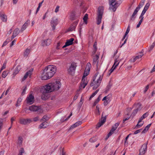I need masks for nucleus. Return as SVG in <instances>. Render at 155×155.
I'll list each match as a JSON object with an SVG mask.
<instances>
[{
  "instance_id": "obj_32",
  "label": "nucleus",
  "mask_w": 155,
  "mask_h": 155,
  "mask_svg": "<svg viewBox=\"0 0 155 155\" xmlns=\"http://www.w3.org/2000/svg\"><path fill=\"white\" fill-rule=\"evenodd\" d=\"M145 1V0H141L138 6L136 8L139 10L140 8L143 5Z\"/></svg>"
},
{
  "instance_id": "obj_21",
  "label": "nucleus",
  "mask_w": 155,
  "mask_h": 155,
  "mask_svg": "<svg viewBox=\"0 0 155 155\" xmlns=\"http://www.w3.org/2000/svg\"><path fill=\"white\" fill-rule=\"evenodd\" d=\"M139 10H138V9H137V8H136L134 12L132 15L131 16L130 18V20L134 21V20L136 17L135 15L137 14V13Z\"/></svg>"
},
{
  "instance_id": "obj_47",
  "label": "nucleus",
  "mask_w": 155,
  "mask_h": 155,
  "mask_svg": "<svg viewBox=\"0 0 155 155\" xmlns=\"http://www.w3.org/2000/svg\"><path fill=\"white\" fill-rule=\"evenodd\" d=\"M8 74V72L7 71H4L2 74V76L3 78H5Z\"/></svg>"
},
{
  "instance_id": "obj_57",
  "label": "nucleus",
  "mask_w": 155,
  "mask_h": 155,
  "mask_svg": "<svg viewBox=\"0 0 155 155\" xmlns=\"http://www.w3.org/2000/svg\"><path fill=\"white\" fill-rule=\"evenodd\" d=\"M7 62H5L3 63L2 66V70H3V69H5L6 67V64Z\"/></svg>"
},
{
  "instance_id": "obj_25",
  "label": "nucleus",
  "mask_w": 155,
  "mask_h": 155,
  "mask_svg": "<svg viewBox=\"0 0 155 155\" xmlns=\"http://www.w3.org/2000/svg\"><path fill=\"white\" fill-rule=\"evenodd\" d=\"M21 69V66L20 65H18L15 68L13 73L14 75H15L19 72Z\"/></svg>"
},
{
  "instance_id": "obj_9",
  "label": "nucleus",
  "mask_w": 155,
  "mask_h": 155,
  "mask_svg": "<svg viewBox=\"0 0 155 155\" xmlns=\"http://www.w3.org/2000/svg\"><path fill=\"white\" fill-rule=\"evenodd\" d=\"M58 23V21L57 18L54 17L52 18L51 21V25L52 27L53 30L55 29V27Z\"/></svg>"
},
{
  "instance_id": "obj_35",
  "label": "nucleus",
  "mask_w": 155,
  "mask_h": 155,
  "mask_svg": "<svg viewBox=\"0 0 155 155\" xmlns=\"http://www.w3.org/2000/svg\"><path fill=\"white\" fill-rule=\"evenodd\" d=\"M47 123L45 122H44L40 125L39 128L40 129L45 128L47 127Z\"/></svg>"
},
{
  "instance_id": "obj_41",
  "label": "nucleus",
  "mask_w": 155,
  "mask_h": 155,
  "mask_svg": "<svg viewBox=\"0 0 155 155\" xmlns=\"http://www.w3.org/2000/svg\"><path fill=\"white\" fill-rule=\"evenodd\" d=\"M135 105L136 106V109L137 110H140L141 109V104L140 103H138Z\"/></svg>"
},
{
  "instance_id": "obj_26",
  "label": "nucleus",
  "mask_w": 155,
  "mask_h": 155,
  "mask_svg": "<svg viewBox=\"0 0 155 155\" xmlns=\"http://www.w3.org/2000/svg\"><path fill=\"white\" fill-rule=\"evenodd\" d=\"M82 123L81 121H78L76 122L74 124H73L70 128V129H73L76 127L79 126Z\"/></svg>"
},
{
  "instance_id": "obj_31",
  "label": "nucleus",
  "mask_w": 155,
  "mask_h": 155,
  "mask_svg": "<svg viewBox=\"0 0 155 155\" xmlns=\"http://www.w3.org/2000/svg\"><path fill=\"white\" fill-rule=\"evenodd\" d=\"M70 18L72 20H74L76 19V17L75 16V12L74 11H72L70 13Z\"/></svg>"
},
{
  "instance_id": "obj_38",
  "label": "nucleus",
  "mask_w": 155,
  "mask_h": 155,
  "mask_svg": "<svg viewBox=\"0 0 155 155\" xmlns=\"http://www.w3.org/2000/svg\"><path fill=\"white\" fill-rule=\"evenodd\" d=\"M88 19V15L87 14H86L83 18V20L85 24H87V20Z\"/></svg>"
},
{
  "instance_id": "obj_59",
  "label": "nucleus",
  "mask_w": 155,
  "mask_h": 155,
  "mask_svg": "<svg viewBox=\"0 0 155 155\" xmlns=\"http://www.w3.org/2000/svg\"><path fill=\"white\" fill-rule=\"evenodd\" d=\"M48 118V117L46 116H44L41 119V120L42 121H44V122H45L47 120Z\"/></svg>"
},
{
  "instance_id": "obj_58",
  "label": "nucleus",
  "mask_w": 155,
  "mask_h": 155,
  "mask_svg": "<svg viewBox=\"0 0 155 155\" xmlns=\"http://www.w3.org/2000/svg\"><path fill=\"white\" fill-rule=\"evenodd\" d=\"M41 6V3H39L38 4V6L36 12L35 13V14H36L38 13V12L39 11L40 8Z\"/></svg>"
},
{
  "instance_id": "obj_52",
  "label": "nucleus",
  "mask_w": 155,
  "mask_h": 155,
  "mask_svg": "<svg viewBox=\"0 0 155 155\" xmlns=\"http://www.w3.org/2000/svg\"><path fill=\"white\" fill-rule=\"evenodd\" d=\"M155 45V42H153L150 47L149 51H150L153 48L154 46Z\"/></svg>"
},
{
  "instance_id": "obj_55",
  "label": "nucleus",
  "mask_w": 155,
  "mask_h": 155,
  "mask_svg": "<svg viewBox=\"0 0 155 155\" xmlns=\"http://www.w3.org/2000/svg\"><path fill=\"white\" fill-rule=\"evenodd\" d=\"M138 110H136V109L134 110L131 114V116H133V117L134 116L137 114Z\"/></svg>"
},
{
  "instance_id": "obj_62",
  "label": "nucleus",
  "mask_w": 155,
  "mask_h": 155,
  "mask_svg": "<svg viewBox=\"0 0 155 155\" xmlns=\"http://www.w3.org/2000/svg\"><path fill=\"white\" fill-rule=\"evenodd\" d=\"M149 85L148 84L145 88L144 90V93H146V92L147 91L148 89H149Z\"/></svg>"
},
{
  "instance_id": "obj_29",
  "label": "nucleus",
  "mask_w": 155,
  "mask_h": 155,
  "mask_svg": "<svg viewBox=\"0 0 155 155\" xmlns=\"http://www.w3.org/2000/svg\"><path fill=\"white\" fill-rule=\"evenodd\" d=\"M143 55V52H140L139 54L135 57L134 59L133 62H134L137 60L141 58Z\"/></svg>"
},
{
  "instance_id": "obj_30",
  "label": "nucleus",
  "mask_w": 155,
  "mask_h": 155,
  "mask_svg": "<svg viewBox=\"0 0 155 155\" xmlns=\"http://www.w3.org/2000/svg\"><path fill=\"white\" fill-rule=\"evenodd\" d=\"M74 3L77 5H79L80 6L82 5L83 2L82 0H74Z\"/></svg>"
},
{
  "instance_id": "obj_61",
  "label": "nucleus",
  "mask_w": 155,
  "mask_h": 155,
  "mask_svg": "<svg viewBox=\"0 0 155 155\" xmlns=\"http://www.w3.org/2000/svg\"><path fill=\"white\" fill-rule=\"evenodd\" d=\"M27 90V87H25V88L23 89V91L21 93V95H24L25 93V91Z\"/></svg>"
},
{
  "instance_id": "obj_20",
  "label": "nucleus",
  "mask_w": 155,
  "mask_h": 155,
  "mask_svg": "<svg viewBox=\"0 0 155 155\" xmlns=\"http://www.w3.org/2000/svg\"><path fill=\"white\" fill-rule=\"evenodd\" d=\"M139 10H138V9H137V8H136L134 12L132 15L131 16L130 18V20L134 21V20L136 17L135 15L137 14V13Z\"/></svg>"
},
{
  "instance_id": "obj_13",
  "label": "nucleus",
  "mask_w": 155,
  "mask_h": 155,
  "mask_svg": "<svg viewBox=\"0 0 155 155\" xmlns=\"http://www.w3.org/2000/svg\"><path fill=\"white\" fill-rule=\"evenodd\" d=\"M32 122V120L30 119H21L19 120L20 123L22 124L26 125L29 124Z\"/></svg>"
},
{
  "instance_id": "obj_11",
  "label": "nucleus",
  "mask_w": 155,
  "mask_h": 155,
  "mask_svg": "<svg viewBox=\"0 0 155 155\" xmlns=\"http://www.w3.org/2000/svg\"><path fill=\"white\" fill-rule=\"evenodd\" d=\"M88 83L87 78H84L82 77L81 82L79 86L80 89L84 88L87 85Z\"/></svg>"
},
{
  "instance_id": "obj_5",
  "label": "nucleus",
  "mask_w": 155,
  "mask_h": 155,
  "mask_svg": "<svg viewBox=\"0 0 155 155\" xmlns=\"http://www.w3.org/2000/svg\"><path fill=\"white\" fill-rule=\"evenodd\" d=\"M110 7V9L115 12L117 7L120 5L117 2H115V0H109Z\"/></svg>"
},
{
  "instance_id": "obj_36",
  "label": "nucleus",
  "mask_w": 155,
  "mask_h": 155,
  "mask_svg": "<svg viewBox=\"0 0 155 155\" xmlns=\"http://www.w3.org/2000/svg\"><path fill=\"white\" fill-rule=\"evenodd\" d=\"M130 25H128V27L127 29L126 32H125V34L124 35V37H123L122 40H123L125 38L126 36L127 35L128 33H129L130 31Z\"/></svg>"
},
{
  "instance_id": "obj_49",
  "label": "nucleus",
  "mask_w": 155,
  "mask_h": 155,
  "mask_svg": "<svg viewBox=\"0 0 155 155\" xmlns=\"http://www.w3.org/2000/svg\"><path fill=\"white\" fill-rule=\"evenodd\" d=\"M25 152L23 148H21L20 149L18 155H23V153Z\"/></svg>"
},
{
  "instance_id": "obj_45",
  "label": "nucleus",
  "mask_w": 155,
  "mask_h": 155,
  "mask_svg": "<svg viewBox=\"0 0 155 155\" xmlns=\"http://www.w3.org/2000/svg\"><path fill=\"white\" fill-rule=\"evenodd\" d=\"M22 100V99L21 97H19L18 99V101L16 104L15 106L16 107H18L20 105V103L21 102Z\"/></svg>"
},
{
  "instance_id": "obj_23",
  "label": "nucleus",
  "mask_w": 155,
  "mask_h": 155,
  "mask_svg": "<svg viewBox=\"0 0 155 155\" xmlns=\"http://www.w3.org/2000/svg\"><path fill=\"white\" fill-rule=\"evenodd\" d=\"M19 29L18 28H16L14 31L13 35L12 36V39L15 38L19 34Z\"/></svg>"
},
{
  "instance_id": "obj_3",
  "label": "nucleus",
  "mask_w": 155,
  "mask_h": 155,
  "mask_svg": "<svg viewBox=\"0 0 155 155\" xmlns=\"http://www.w3.org/2000/svg\"><path fill=\"white\" fill-rule=\"evenodd\" d=\"M54 91V89L51 83L43 86L41 90L42 94L41 97L42 99L44 100H46L48 98V93Z\"/></svg>"
},
{
  "instance_id": "obj_17",
  "label": "nucleus",
  "mask_w": 155,
  "mask_h": 155,
  "mask_svg": "<svg viewBox=\"0 0 155 155\" xmlns=\"http://www.w3.org/2000/svg\"><path fill=\"white\" fill-rule=\"evenodd\" d=\"M0 17L2 20L4 22H6L7 21V17L4 13L1 12L0 13Z\"/></svg>"
},
{
  "instance_id": "obj_48",
  "label": "nucleus",
  "mask_w": 155,
  "mask_h": 155,
  "mask_svg": "<svg viewBox=\"0 0 155 155\" xmlns=\"http://www.w3.org/2000/svg\"><path fill=\"white\" fill-rule=\"evenodd\" d=\"M99 107L98 105H97L96 107V114L98 115H100V113L99 110Z\"/></svg>"
},
{
  "instance_id": "obj_1",
  "label": "nucleus",
  "mask_w": 155,
  "mask_h": 155,
  "mask_svg": "<svg viewBox=\"0 0 155 155\" xmlns=\"http://www.w3.org/2000/svg\"><path fill=\"white\" fill-rule=\"evenodd\" d=\"M57 68L52 65H49L46 67L43 70L41 78L43 80H46L51 78L55 73Z\"/></svg>"
},
{
  "instance_id": "obj_27",
  "label": "nucleus",
  "mask_w": 155,
  "mask_h": 155,
  "mask_svg": "<svg viewBox=\"0 0 155 155\" xmlns=\"http://www.w3.org/2000/svg\"><path fill=\"white\" fill-rule=\"evenodd\" d=\"M28 23H29L28 21H27L24 24V25H22V26L21 28V29L20 30L21 31L23 32L26 29V28L28 26Z\"/></svg>"
},
{
  "instance_id": "obj_24",
  "label": "nucleus",
  "mask_w": 155,
  "mask_h": 155,
  "mask_svg": "<svg viewBox=\"0 0 155 155\" xmlns=\"http://www.w3.org/2000/svg\"><path fill=\"white\" fill-rule=\"evenodd\" d=\"M23 142V138L21 136H19L18 138L17 142V143L18 146L20 147L21 145Z\"/></svg>"
},
{
  "instance_id": "obj_4",
  "label": "nucleus",
  "mask_w": 155,
  "mask_h": 155,
  "mask_svg": "<svg viewBox=\"0 0 155 155\" xmlns=\"http://www.w3.org/2000/svg\"><path fill=\"white\" fill-rule=\"evenodd\" d=\"M104 12V7L103 6H99L97 12V17L96 18L97 24L99 25L101 21V19Z\"/></svg>"
},
{
  "instance_id": "obj_51",
  "label": "nucleus",
  "mask_w": 155,
  "mask_h": 155,
  "mask_svg": "<svg viewBox=\"0 0 155 155\" xmlns=\"http://www.w3.org/2000/svg\"><path fill=\"white\" fill-rule=\"evenodd\" d=\"M99 90H97L94 93H93L90 97L89 99H91L98 92Z\"/></svg>"
},
{
  "instance_id": "obj_10",
  "label": "nucleus",
  "mask_w": 155,
  "mask_h": 155,
  "mask_svg": "<svg viewBox=\"0 0 155 155\" xmlns=\"http://www.w3.org/2000/svg\"><path fill=\"white\" fill-rule=\"evenodd\" d=\"M26 101L27 104L29 105L31 104L34 102L35 98L32 94H30L27 97Z\"/></svg>"
},
{
  "instance_id": "obj_64",
  "label": "nucleus",
  "mask_w": 155,
  "mask_h": 155,
  "mask_svg": "<svg viewBox=\"0 0 155 155\" xmlns=\"http://www.w3.org/2000/svg\"><path fill=\"white\" fill-rule=\"evenodd\" d=\"M59 8L60 6H56L54 11L55 13H57L58 12Z\"/></svg>"
},
{
  "instance_id": "obj_54",
  "label": "nucleus",
  "mask_w": 155,
  "mask_h": 155,
  "mask_svg": "<svg viewBox=\"0 0 155 155\" xmlns=\"http://www.w3.org/2000/svg\"><path fill=\"white\" fill-rule=\"evenodd\" d=\"M111 87V85L110 84H108L106 88L105 92H108L109 90L110 89V88Z\"/></svg>"
},
{
  "instance_id": "obj_43",
  "label": "nucleus",
  "mask_w": 155,
  "mask_h": 155,
  "mask_svg": "<svg viewBox=\"0 0 155 155\" xmlns=\"http://www.w3.org/2000/svg\"><path fill=\"white\" fill-rule=\"evenodd\" d=\"M30 52V49L27 48L24 53V55L25 56H27Z\"/></svg>"
},
{
  "instance_id": "obj_42",
  "label": "nucleus",
  "mask_w": 155,
  "mask_h": 155,
  "mask_svg": "<svg viewBox=\"0 0 155 155\" xmlns=\"http://www.w3.org/2000/svg\"><path fill=\"white\" fill-rule=\"evenodd\" d=\"M89 71H88V70H86V69H85L83 76L82 77L84 78H87L86 77L89 74Z\"/></svg>"
},
{
  "instance_id": "obj_56",
  "label": "nucleus",
  "mask_w": 155,
  "mask_h": 155,
  "mask_svg": "<svg viewBox=\"0 0 155 155\" xmlns=\"http://www.w3.org/2000/svg\"><path fill=\"white\" fill-rule=\"evenodd\" d=\"M3 125V120L2 119L0 118V131Z\"/></svg>"
},
{
  "instance_id": "obj_14",
  "label": "nucleus",
  "mask_w": 155,
  "mask_h": 155,
  "mask_svg": "<svg viewBox=\"0 0 155 155\" xmlns=\"http://www.w3.org/2000/svg\"><path fill=\"white\" fill-rule=\"evenodd\" d=\"M110 96L108 95L104 97L102 99L103 101H104V104L105 106H107L110 102Z\"/></svg>"
},
{
  "instance_id": "obj_15",
  "label": "nucleus",
  "mask_w": 155,
  "mask_h": 155,
  "mask_svg": "<svg viewBox=\"0 0 155 155\" xmlns=\"http://www.w3.org/2000/svg\"><path fill=\"white\" fill-rule=\"evenodd\" d=\"M147 143L143 144L141 147V148L140 150V154H144L147 148Z\"/></svg>"
},
{
  "instance_id": "obj_37",
  "label": "nucleus",
  "mask_w": 155,
  "mask_h": 155,
  "mask_svg": "<svg viewBox=\"0 0 155 155\" xmlns=\"http://www.w3.org/2000/svg\"><path fill=\"white\" fill-rule=\"evenodd\" d=\"M99 58V55L98 54H96L94 57L93 60V63L94 64H95L97 62V60Z\"/></svg>"
},
{
  "instance_id": "obj_16",
  "label": "nucleus",
  "mask_w": 155,
  "mask_h": 155,
  "mask_svg": "<svg viewBox=\"0 0 155 155\" xmlns=\"http://www.w3.org/2000/svg\"><path fill=\"white\" fill-rule=\"evenodd\" d=\"M33 71V69L31 68L29 71L27 72L22 78V81H24L25 80L28 76H30L32 74V72Z\"/></svg>"
},
{
  "instance_id": "obj_2",
  "label": "nucleus",
  "mask_w": 155,
  "mask_h": 155,
  "mask_svg": "<svg viewBox=\"0 0 155 155\" xmlns=\"http://www.w3.org/2000/svg\"><path fill=\"white\" fill-rule=\"evenodd\" d=\"M104 74H99V72H97L93 77V80L91 83L90 86H94V89H96L100 85L103 79Z\"/></svg>"
},
{
  "instance_id": "obj_6",
  "label": "nucleus",
  "mask_w": 155,
  "mask_h": 155,
  "mask_svg": "<svg viewBox=\"0 0 155 155\" xmlns=\"http://www.w3.org/2000/svg\"><path fill=\"white\" fill-rule=\"evenodd\" d=\"M51 83L54 90H58L61 86V84L59 79L56 80L54 82Z\"/></svg>"
},
{
  "instance_id": "obj_39",
  "label": "nucleus",
  "mask_w": 155,
  "mask_h": 155,
  "mask_svg": "<svg viewBox=\"0 0 155 155\" xmlns=\"http://www.w3.org/2000/svg\"><path fill=\"white\" fill-rule=\"evenodd\" d=\"M151 124H150L147 125L144 128V130L142 131V133H144L146 132L150 127Z\"/></svg>"
},
{
  "instance_id": "obj_8",
  "label": "nucleus",
  "mask_w": 155,
  "mask_h": 155,
  "mask_svg": "<svg viewBox=\"0 0 155 155\" xmlns=\"http://www.w3.org/2000/svg\"><path fill=\"white\" fill-rule=\"evenodd\" d=\"M28 109L32 111H37L38 113H41L42 112L40 107L34 105L29 107Z\"/></svg>"
},
{
  "instance_id": "obj_28",
  "label": "nucleus",
  "mask_w": 155,
  "mask_h": 155,
  "mask_svg": "<svg viewBox=\"0 0 155 155\" xmlns=\"http://www.w3.org/2000/svg\"><path fill=\"white\" fill-rule=\"evenodd\" d=\"M74 40V39L73 38H71L70 39L67 40L65 43L66 45L68 46L71 45L73 44Z\"/></svg>"
},
{
  "instance_id": "obj_33",
  "label": "nucleus",
  "mask_w": 155,
  "mask_h": 155,
  "mask_svg": "<svg viewBox=\"0 0 155 155\" xmlns=\"http://www.w3.org/2000/svg\"><path fill=\"white\" fill-rule=\"evenodd\" d=\"M119 64V63H117V64L114 66V65L113 64L111 69L110 70V72L109 73V75H110L111 73L114 71V70L116 69V67L118 66Z\"/></svg>"
},
{
  "instance_id": "obj_12",
  "label": "nucleus",
  "mask_w": 155,
  "mask_h": 155,
  "mask_svg": "<svg viewBox=\"0 0 155 155\" xmlns=\"http://www.w3.org/2000/svg\"><path fill=\"white\" fill-rule=\"evenodd\" d=\"M106 119V116H105L104 117H103V114H102L101 119L97 125L96 127L99 128L101 127L103 124L105 122Z\"/></svg>"
},
{
  "instance_id": "obj_53",
  "label": "nucleus",
  "mask_w": 155,
  "mask_h": 155,
  "mask_svg": "<svg viewBox=\"0 0 155 155\" xmlns=\"http://www.w3.org/2000/svg\"><path fill=\"white\" fill-rule=\"evenodd\" d=\"M150 5V3H147L146 4L143 9L147 11V10L148 9Z\"/></svg>"
},
{
  "instance_id": "obj_63",
  "label": "nucleus",
  "mask_w": 155,
  "mask_h": 155,
  "mask_svg": "<svg viewBox=\"0 0 155 155\" xmlns=\"http://www.w3.org/2000/svg\"><path fill=\"white\" fill-rule=\"evenodd\" d=\"M142 21H143L142 20H140V21H139L138 22V23L137 25V28H138L140 27V26L141 25Z\"/></svg>"
},
{
  "instance_id": "obj_34",
  "label": "nucleus",
  "mask_w": 155,
  "mask_h": 155,
  "mask_svg": "<svg viewBox=\"0 0 155 155\" xmlns=\"http://www.w3.org/2000/svg\"><path fill=\"white\" fill-rule=\"evenodd\" d=\"M116 129L113 126L112 127L111 129L110 130V132L108 133L107 134V136L108 137L110 136L113 133L114 131Z\"/></svg>"
},
{
  "instance_id": "obj_18",
  "label": "nucleus",
  "mask_w": 155,
  "mask_h": 155,
  "mask_svg": "<svg viewBox=\"0 0 155 155\" xmlns=\"http://www.w3.org/2000/svg\"><path fill=\"white\" fill-rule=\"evenodd\" d=\"M51 40L50 39H47L42 41L41 45L43 46H48L51 43Z\"/></svg>"
},
{
  "instance_id": "obj_22",
  "label": "nucleus",
  "mask_w": 155,
  "mask_h": 155,
  "mask_svg": "<svg viewBox=\"0 0 155 155\" xmlns=\"http://www.w3.org/2000/svg\"><path fill=\"white\" fill-rule=\"evenodd\" d=\"M142 120H139L137 124L136 125L135 127V129H138L139 128L141 127L144 124V122L143 121H142Z\"/></svg>"
},
{
  "instance_id": "obj_7",
  "label": "nucleus",
  "mask_w": 155,
  "mask_h": 155,
  "mask_svg": "<svg viewBox=\"0 0 155 155\" xmlns=\"http://www.w3.org/2000/svg\"><path fill=\"white\" fill-rule=\"evenodd\" d=\"M76 66L75 63L74 62L72 63L70 67L68 69V73L71 75H73L74 74Z\"/></svg>"
},
{
  "instance_id": "obj_60",
  "label": "nucleus",
  "mask_w": 155,
  "mask_h": 155,
  "mask_svg": "<svg viewBox=\"0 0 155 155\" xmlns=\"http://www.w3.org/2000/svg\"><path fill=\"white\" fill-rule=\"evenodd\" d=\"M142 130V129H140L134 132V134H137L140 133V132H141Z\"/></svg>"
},
{
  "instance_id": "obj_50",
  "label": "nucleus",
  "mask_w": 155,
  "mask_h": 155,
  "mask_svg": "<svg viewBox=\"0 0 155 155\" xmlns=\"http://www.w3.org/2000/svg\"><path fill=\"white\" fill-rule=\"evenodd\" d=\"M91 67V65L90 63H88L85 69L88 71L90 70V68Z\"/></svg>"
},
{
  "instance_id": "obj_46",
  "label": "nucleus",
  "mask_w": 155,
  "mask_h": 155,
  "mask_svg": "<svg viewBox=\"0 0 155 155\" xmlns=\"http://www.w3.org/2000/svg\"><path fill=\"white\" fill-rule=\"evenodd\" d=\"M100 95L97 98V99H96L95 101L94 102L93 104V106H95L97 104L99 101L100 100Z\"/></svg>"
},
{
  "instance_id": "obj_19",
  "label": "nucleus",
  "mask_w": 155,
  "mask_h": 155,
  "mask_svg": "<svg viewBox=\"0 0 155 155\" xmlns=\"http://www.w3.org/2000/svg\"><path fill=\"white\" fill-rule=\"evenodd\" d=\"M139 10H138V9H137V8H136L134 12L132 15L131 16L130 18V20L134 21V20L136 17L135 15L137 14V13Z\"/></svg>"
},
{
  "instance_id": "obj_44",
  "label": "nucleus",
  "mask_w": 155,
  "mask_h": 155,
  "mask_svg": "<svg viewBox=\"0 0 155 155\" xmlns=\"http://www.w3.org/2000/svg\"><path fill=\"white\" fill-rule=\"evenodd\" d=\"M148 113L147 112H146L144 114L142 117L140 118V120H143L146 117H147L148 116Z\"/></svg>"
},
{
  "instance_id": "obj_40",
  "label": "nucleus",
  "mask_w": 155,
  "mask_h": 155,
  "mask_svg": "<svg viewBox=\"0 0 155 155\" xmlns=\"http://www.w3.org/2000/svg\"><path fill=\"white\" fill-rule=\"evenodd\" d=\"M97 138L96 137H94L91 138L89 140V141L91 143H94L97 141Z\"/></svg>"
}]
</instances>
